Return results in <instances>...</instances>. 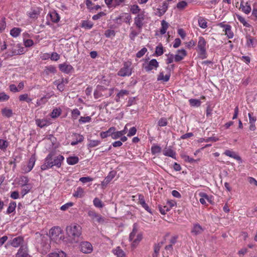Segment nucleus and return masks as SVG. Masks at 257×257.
<instances>
[{"mask_svg": "<svg viewBox=\"0 0 257 257\" xmlns=\"http://www.w3.org/2000/svg\"><path fill=\"white\" fill-rule=\"evenodd\" d=\"M112 252L116 257H126L125 253L119 246L112 249Z\"/></svg>", "mask_w": 257, "mask_h": 257, "instance_id": "a878e982", "label": "nucleus"}, {"mask_svg": "<svg viewBox=\"0 0 257 257\" xmlns=\"http://www.w3.org/2000/svg\"><path fill=\"white\" fill-rule=\"evenodd\" d=\"M61 110L60 108H55L53 110L50 116L52 118H56L61 114Z\"/></svg>", "mask_w": 257, "mask_h": 257, "instance_id": "3c124183", "label": "nucleus"}, {"mask_svg": "<svg viewBox=\"0 0 257 257\" xmlns=\"http://www.w3.org/2000/svg\"><path fill=\"white\" fill-rule=\"evenodd\" d=\"M93 25L92 22L89 21H83L81 23V27L86 29H90Z\"/></svg>", "mask_w": 257, "mask_h": 257, "instance_id": "c03bdc74", "label": "nucleus"}, {"mask_svg": "<svg viewBox=\"0 0 257 257\" xmlns=\"http://www.w3.org/2000/svg\"><path fill=\"white\" fill-rule=\"evenodd\" d=\"M24 242V238L21 236H19L14 238L9 241V244L14 247H21V244Z\"/></svg>", "mask_w": 257, "mask_h": 257, "instance_id": "4468645a", "label": "nucleus"}, {"mask_svg": "<svg viewBox=\"0 0 257 257\" xmlns=\"http://www.w3.org/2000/svg\"><path fill=\"white\" fill-rule=\"evenodd\" d=\"M218 26L223 28V31H224L225 34L229 39H231L233 37L234 34L231 31V27L230 25L225 24L224 23H221L218 24Z\"/></svg>", "mask_w": 257, "mask_h": 257, "instance_id": "ddd939ff", "label": "nucleus"}, {"mask_svg": "<svg viewBox=\"0 0 257 257\" xmlns=\"http://www.w3.org/2000/svg\"><path fill=\"white\" fill-rule=\"evenodd\" d=\"M147 49L146 48H142L141 50H140L136 54V56L138 58H141L147 52Z\"/></svg>", "mask_w": 257, "mask_h": 257, "instance_id": "774afa93", "label": "nucleus"}, {"mask_svg": "<svg viewBox=\"0 0 257 257\" xmlns=\"http://www.w3.org/2000/svg\"><path fill=\"white\" fill-rule=\"evenodd\" d=\"M155 53L158 56H161L163 54V47L162 44H159L156 47Z\"/></svg>", "mask_w": 257, "mask_h": 257, "instance_id": "4d7b16f0", "label": "nucleus"}, {"mask_svg": "<svg viewBox=\"0 0 257 257\" xmlns=\"http://www.w3.org/2000/svg\"><path fill=\"white\" fill-rule=\"evenodd\" d=\"M8 56L12 57L15 55H21L24 53V48L21 44H13L9 46Z\"/></svg>", "mask_w": 257, "mask_h": 257, "instance_id": "39448f33", "label": "nucleus"}, {"mask_svg": "<svg viewBox=\"0 0 257 257\" xmlns=\"http://www.w3.org/2000/svg\"><path fill=\"white\" fill-rule=\"evenodd\" d=\"M44 72L47 75L51 74H54L56 72V68L53 65L47 66L45 67Z\"/></svg>", "mask_w": 257, "mask_h": 257, "instance_id": "c85d7f7f", "label": "nucleus"}, {"mask_svg": "<svg viewBox=\"0 0 257 257\" xmlns=\"http://www.w3.org/2000/svg\"><path fill=\"white\" fill-rule=\"evenodd\" d=\"M19 98L20 101H26L27 103H30L32 100V99L29 97V95L27 93L20 95Z\"/></svg>", "mask_w": 257, "mask_h": 257, "instance_id": "58836bf2", "label": "nucleus"}, {"mask_svg": "<svg viewBox=\"0 0 257 257\" xmlns=\"http://www.w3.org/2000/svg\"><path fill=\"white\" fill-rule=\"evenodd\" d=\"M161 29L160 30V33L161 34H164L166 33V31L168 28V23L166 22L165 21L163 20L161 22Z\"/></svg>", "mask_w": 257, "mask_h": 257, "instance_id": "de8ad7c7", "label": "nucleus"}, {"mask_svg": "<svg viewBox=\"0 0 257 257\" xmlns=\"http://www.w3.org/2000/svg\"><path fill=\"white\" fill-rule=\"evenodd\" d=\"M202 231L203 229L202 227L198 224H195L194 225L191 232L195 235H197L200 234Z\"/></svg>", "mask_w": 257, "mask_h": 257, "instance_id": "72a5a7b5", "label": "nucleus"}, {"mask_svg": "<svg viewBox=\"0 0 257 257\" xmlns=\"http://www.w3.org/2000/svg\"><path fill=\"white\" fill-rule=\"evenodd\" d=\"M16 257H29L27 247L25 246H21Z\"/></svg>", "mask_w": 257, "mask_h": 257, "instance_id": "5701e85b", "label": "nucleus"}, {"mask_svg": "<svg viewBox=\"0 0 257 257\" xmlns=\"http://www.w3.org/2000/svg\"><path fill=\"white\" fill-rule=\"evenodd\" d=\"M115 33L114 30H107L105 32L104 35L107 38H109L111 37H114L115 36Z\"/></svg>", "mask_w": 257, "mask_h": 257, "instance_id": "0e129e2a", "label": "nucleus"}, {"mask_svg": "<svg viewBox=\"0 0 257 257\" xmlns=\"http://www.w3.org/2000/svg\"><path fill=\"white\" fill-rule=\"evenodd\" d=\"M187 55V52L184 49L178 50L177 53L174 56V61L176 62H179L184 59V58Z\"/></svg>", "mask_w": 257, "mask_h": 257, "instance_id": "aec40b11", "label": "nucleus"}, {"mask_svg": "<svg viewBox=\"0 0 257 257\" xmlns=\"http://www.w3.org/2000/svg\"><path fill=\"white\" fill-rule=\"evenodd\" d=\"M22 29L20 28L15 27L11 30L10 34L14 38L18 37L21 34Z\"/></svg>", "mask_w": 257, "mask_h": 257, "instance_id": "2f4dec72", "label": "nucleus"}, {"mask_svg": "<svg viewBox=\"0 0 257 257\" xmlns=\"http://www.w3.org/2000/svg\"><path fill=\"white\" fill-rule=\"evenodd\" d=\"M246 39V46L248 48H254L257 45V39L252 37L249 35L245 36Z\"/></svg>", "mask_w": 257, "mask_h": 257, "instance_id": "2eb2a0df", "label": "nucleus"}, {"mask_svg": "<svg viewBox=\"0 0 257 257\" xmlns=\"http://www.w3.org/2000/svg\"><path fill=\"white\" fill-rule=\"evenodd\" d=\"M91 120V117L89 116H81L79 119V122L81 124L89 122Z\"/></svg>", "mask_w": 257, "mask_h": 257, "instance_id": "bf43d9fd", "label": "nucleus"}, {"mask_svg": "<svg viewBox=\"0 0 257 257\" xmlns=\"http://www.w3.org/2000/svg\"><path fill=\"white\" fill-rule=\"evenodd\" d=\"M46 257H67V255L64 251H60L58 252L50 253Z\"/></svg>", "mask_w": 257, "mask_h": 257, "instance_id": "e433bc0d", "label": "nucleus"}, {"mask_svg": "<svg viewBox=\"0 0 257 257\" xmlns=\"http://www.w3.org/2000/svg\"><path fill=\"white\" fill-rule=\"evenodd\" d=\"M16 202H11L9 204V207L7 210V213L10 214L13 213L15 211L16 208Z\"/></svg>", "mask_w": 257, "mask_h": 257, "instance_id": "ea45409f", "label": "nucleus"}, {"mask_svg": "<svg viewBox=\"0 0 257 257\" xmlns=\"http://www.w3.org/2000/svg\"><path fill=\"white\" fill-rule=\"evenodd\" d=\"M198 24L199 26L203 29H205L207 27L206 21L203 18H200L198 20Z\"/></svg>", "mask_w": 257, "mask_h": 257, "instance_id": "680f3d73", "label": "nucleus"}, {"mask_svg": "<svg viewBox=\"0 0 257 257\" xmlns=\"http://www.w3.org/2000/svg\"><path fill=\"white\" fill-rule=\"evenodd\" d=\"M68 81L67 79L62 78L57 80L54 82V84L57 86V89L60 91H63L65 88V85L67 84Z\"/></svg>", "mask_w": 257, "mask_h": 257, "instance_id": "6ab92c4d", "label": "nucleus"}, {"mask_svg": "<svg viewBox=\"0 0 257 257\" xmlns=\"http://www.w3.org/2000/svg\"><path fill=\"white\" fill-rule=\"evenodd\" d=\"M158 67L159 63L156 59H153L149 62L147 65L144 67V68L147 72H149L153 69L156 70Z\"/></svg>", "mask_w": 257, "mask_h": 257, "instance_id": "dca6fc26", "label": "nucleus"}, {"mask_svg": "<svg viewBox=\"0 0 257 257\" xmlns=\"http://www.w3.org/2000/svg\"><path fill=\"white\" fill-rule=\"evenodd\" d=\"M190 105L193 107H199L201 104L200 100L197 99L191 98L189 100Z\"/></svg>", "mask_w": 257, "mask_h": 257, "instance_id": "37998d69", "label": "nucleus"}, {"mask_svg": "<svg viewBox=\"0 0 257 257\" xmlns=\"http://www.w3.org/2000/svg\"><path fill=\"white\" fill-rule=\"evenodd\" d=\"M47 100L48 98L46 96H43L40 99H37L36 104V107H38L44 105L47 102Z\"/></svg>", "mask_w": 257, "mask_h": 257, "instance_id": "a18cd8bd", "label": "nucleus"}, {"mask_svg": "<svg viewBox=\"0 0 257 257\" xmlns=\"http://www.w3.org/2000/svg\"><path fill=\"white\" fill-rule=\"evenodd\" d=\"M81 227L76 224H71L66 227V232L71 243L76 242V239L81 235Z\"/></svg>", "mask_w": 257, "mask_h": 257, "instance_id": "f03ea898", "label": "nucleus"}, {"mask_svg": "<svg viewBox=\"0 0 257 257\" xmlns=\"http://www.w3.org/2000/svg\"><path fill=\"white\" fill-rule=\"evenodd\" d=\"M9 145V142L5 140L0 139V149L3 151L6 150Z\"/></svg>", "mask_w": 257, "mask_h": 257, "instance_id": "603ef678", "label": "nucleus"}, {"mask_svg": "<svg viewBox=\"0 0 257 257\" xmlns=\"http://www.w3.org/2000/svg\"><path fill=\"white\" fill-rule=\"evenodd\" d=\"M187 6V3L185 1H181L177 4V8L179 10H183Z\"/></svg>", "mask_w": 257, "mask_h": 257, "instance_id": "052dcab7", "label": "nucleus"}, {"mask_svg": "<svg viewBox=\"0 0 257 257\" xmlns=\"http://www.w3.org/2000/svg\"><path fill=\"white\" fill-rule=\"evenodd\" d=\"M64 157L61 155L54 156V153H50L44 159V163L41 166L42 170H46L55 166L57 168L61 167Z\"/></svg>", "mask_w": 257, "mask_h": 257, "instance_id": "f257e3e1", "label": "nucleus"}, {"mask_svg": "<svg viewBox=\"0 0 257 257\" xmlns=\"http://www.w3.org/2000/svg\"><path fill=\"white\" fill-rule=\"evenodd\" d=\"M123 136L121 131H116L114 133L112 134V139L113 140H116L121 137Z\"/></svg>", "mask_w": 257, "mask_h": 257, "instance_id": "69168bd1", "label": "nucleus"}, {"mask_svg": "<svg viewBox=\"0 0 257 257\" xmlns=\"http://www.w3.org/2000/svg\"><path fill=\"white\" fill-rule=\"evenodd\" d=\"M23 42L26 47H30L34 44L32 40L30 39H26V38H24L23 39Z\"/></svg>", "mask_w": 257, "mask_h": 257, "instance_id": "13d9d810", "label": "nucleus"}, {"mask_svg": "<svg viewBox=\"0 0 257 257\" xmlns=\"http://www.w3.org/2000/svg\"><path fill=\"white\" fill-rule=\"evenodd\" d=\"M60 21V17H47L46 24L48 25L53 26L54 24L58 23Z\"/></svg>", "mask_w": 257, "mask_h": 257, "instance_id": "473e14b6", "label": "nucleus"}, {"mask_svg": "<svg viewBox=\"0 0 257 257\" xmlns=\"http://www.w3.org/2000/svg\"><path fill=\"white\" fill-rule=\"evenodd\" d=\"M36 161V158L35 155H33L29 159V161L27 163H23L21 166V169L22 173H27L30 172L33 168L35 162Z\"/></svg>", "mask_w": 257, "mask_h": 257, "instance_id": "0eeeda50", "label": "nucleus"}, {"mask_svg": "<svg viewBox=\"0 0 257 257\" xmlns=\"http://www.w3.org/2000/svg\"><path fill=\"white\" fill-rule=\"evenodd\" d=\"M238 21L246 27H249L250 25L247 22L245 17H237Z\"/></svg>", "mask_w": 257, "mask_h": 257, "instance_id": "338daca9", "label": "nucleus"}, {"mask_svg": "<svg viewBox=\"0 0 257 257\" xmlns=\"http://www.w3.org/2000/svg\"><path fill=\"white\" fill-rule=\"evenodd\" d=\"M2 114L4 116L10 117L13 115V111L11 109L4 108L2 110Z\"/></svg>", "mask_w": 257, "mask_h": 257, "instance_id": "4c0bfd02", "label": "nucleus"}, {"mask_svg": "<svg viewBox=\"0 0 257 257\" xmlns=\"http://www.w3.org/2000/svg\"><path fill=\"white\" fill-rule=\"evenodd\" d=\"M50 237L51 240L56 243H59L64 239L62 230L59 227L52 228L49 232Z\"/></svg>", "mask_w": 257, "mask_h": 257, "instance_id": "20e7f679", "label": "nucleus"}, {"mask_svg": "<svg viewBox=\"0 0 257 257\" xmlns=\"http://www.w3.org/2000/svg\"><path fill=\"white\" fill-rule=\"evenodd\" d=\"M132 63L127 61L125 62L122 67L117 72V75L121 77L129 76L132 73Z\"/></svg>", "mask_w": 257, "mask_h": 257, "instance_id": "423d86ee", "label": "nucleus"}, {"mask_svg": "<svg viewBox=\"0 0 257 257\" xmlns=\"http://www.w3.org/2000/svg\"><path fill=\"white\" fill-rule=\"evenodd\" d=\"M116 172L115 171H110L108 175L105 178L103 182L107 184L114 178Z\"/></svg>", "mask_w": 257, "mask_h": 257, "instance_id": "c9c22d12", "label": "nucleus"}, {"mask_svg": "<svg viewBox=\"0 0 257 257\" xmlns=\"http://www.w3.org/2000/svg\"><path fill=\"white\" fill-rule=\"evenodd\" d=\"M236 7L238 8L239 10L247 15L248 14L251 10L250 5H249L247 2H244V1H241L240 4L237 3L236 4Z\"/></svg>", "mask_w": 257, "mask_h": 257, "instance_id": "9d476101", "label": "nucleus"}, {"mask_svg": "<svg viewBox=\"0 0 257 257\" xmlns=\"http://www.w3.org/2000/svg\"><path fill=\"white\" fill-rule=\"evenodd\" d=\"M85 195L84 189L81 187L77 188L76 190L75 191L73 196L76 198H83Z\"/></svg>", "mask_w": 257, "mask_h": 257, "instance_id": "393cba45", "label": "nucleus"}, {"mask_svg": "<svg viewBox=\"0 0 257 257\" xmlns=\"http://www.w3.org/2000/svg\"><path fill=\"white\" fill-rule=\"evenodd\" d=\"M163 154L165 156L171 157L176 159V154L171 148H165L164 150Z\"/></svg>", "mask_w": 257, "mask_h": 257, "instance_id": "cd10ccee", "label": "nucleus"}, {"mask_svg": "<svg viewBox=\"0 0 257 257\" xmlns=\"http://www.w3.org/2000/svg\"><path fill=\"white\" fill-rule=\"evenodd\" d=\"M88 215L91 218L93 221L102 223L104 221L103 217H102L101 215L97 213L93 209H90L88 211Z\"/></svg>", "mask_w": 257, "mask_h": 257, "instance_id": "1a4fd4ad", "label": "nucleus"}, {"mask_svg": "<svg viewBox=\"0 0 257 257\" xmlns=\"http://www.w3.org/2000/svg\"><path fill=\"white\" fill-rule=\"evenodd\" d=\"M224 154L230 158H233L239 162V163H242V160L240 157L235 152L231 151L230 150H226Z\"/></svg>", "mask_w": 257, "mask_h": 257, "instance_id": "4be33fe9", "label": "nucleus"}, {"mask_svg": "<svg viewBox=\"0 0 257 257\" xmlns=\"http://www.w3.org/2000/svg\"><path fill=\"white\" fill-rule=\"evenodd\" d=\"M29 182V179L28 177L22 176L18 178L17 183L19 185L21 186V187H24L28 185H29L28 184Z\"/></svg>", "mask_w": 257, "mask_h": 257, "instance_id": "b1692460", "label": "nucleus"}, {"mask_svg": "<svg viewBox=\"0 0 257 257\" xmlns=\"http://www.w3.org/2000/svg\"><path fill=\"white\" fill-rule=\"evenodd\" d=\"M206 46L207 42L205 39L202 37H199L197 47V51L198 53L199 57L204 59L207 57L206 55Z\"/></svg>", "mask_w": 257, "mask_h": 257, "instance_id": "7ed1b4c3", "label": "nucleus"}, {"mask_svg": "<svg viewBox=\"0 0 257 257\" xmlns=\"http://www.w3.org/2000/svg\"><path fill=\"white\" fill-rule=\"evenodd\" d=\"M93 205L97 208H101L104 205L102 201L98 198L96 197L93 201Z\"/></svg>", "mask_w": 257, "mask_h": 257, "instance_id": "8fccbe9b", "label": "nucleus"}, {"mask_svg": "<svg viewBox=\"0 0 257 257\" xmlns=\"http://www.w3.org/2000/svg\"><path fill=\"white\" fill-rule=\"evenodd\" d=\"M168 3L167 2L165 1L163 3L162 5L158 9V12L160 16H162L165 14L168 9Z\"/></svg>", "mask_w": 257, "mask_h": 257, "instance_id": "7c9ffc66", "label": "nucleus"}, {"mask_svg": "<svg viewBox=\"0 0 257 257\" xmlns=\"http://www.w3.org/2000/svg\"><path fill=\"white\" fill-rule=\"evenodd\" d=\"M144 17H136L135 18V24L137 27L141 28L143 25V21Z\"/></svg>", "mask_w": 257, "mask_h": 257, "instance_id": "6e6d98bb", "label": "nucleus"}, {"mask_svg": "<svg viewBox=\"0 0 257 257\" xmlns=\"http://www.w3.org/2000/svg\"><path fill=\"white\" fill-rule=\"evenodd\" d=\"M80 115V111L77 109L75 108L71 111V117L73 119H76Z\"/></svg>", "mask_w": 257, "mask_h": 257, "instance_id": "864d4df0", "label": "nucleus"}, {"mask_svg": "<svg viewBox=\"0 0 257 257\" xmlns=\"http://www.w3.org/2000/svg\"><path fill=\"white\" fill-rule=\"evenodd\" d=\"M80 249L84 253H90L93 250L92 244L88 241H83L80 244Z\"/></svg>", "mask_w": 257, "mask_h": 257, "instance_id": "f8f14e48", "label": "nucleus"}, {"mask_svg": "<svg viewBox=\"0 0 257 257\" xmlns=\"http://www.w3.org/2000/svg\"><path fill=\"white\" fill-rule=\"evenodd\" d=\"M142 235L141 233H139L137 235L135 238L132 241H133L132 245L134 246H136L138 243L142 240Z\"/></svg>", "mask_w": 257, "mask_h": 257, "instance_id": "5fc2aeb1", "label": "nucleus"}, {"mask_svg": "<svg viewBox=\"0 0 257 257\" xmlns=\"http://www.w3.org/2000/svg\"><path fill=\"white\" fill-rule=\"evenodd\" d=\"M59 68L61 72L66 74L71 73L73 70V67L70 64L66 63L59 64Z\"/></svg>", "mask_w": 257, "mask_h": 257, "instance_id": "f3484780", "label": "nucleus"}, {"mask_svg": "<svg viewBox=\"0 0 257 257\" xmlns=\"http://www.w3.org/2000/svg\"><path fill=\"white\" fill-rule=\"evenodd\" d=\"M79 161V158L77 156H70L67 158V163L70 165H74Z\"/></svg>", "mask_w": 257, "mask_h": 257, "instance_id": "f704fd0d", "label": "nucleus"}, {"mask_svg": "<svg viewBox=\"0 0 257 257\" xmlns=\"http://www.w3.org/2000/svg\"><path fill=\"white\" fill-rule=\"evenodd\" d=\"M22 189L21 191L22 197L23 198L25 195L28 194L32 189V186L30 185L22 187Z\"/></svg>", "mask_w": 257, "mask_h": 257, "instance_id": "a19ab883", "label": "nucleus"}, {"mask_svg": "<svg viewBox=\"0 0 257 257\" xmlns=\"http://www.w3.org/2000/svg\"><path fill=\"white\" fill-rule=\"evenodd\" d=\"M129 94V91L126 90H121L116 94L115 100L116 102H119L120 98H123L124 95Z\"/></svg>", "mask_w": 257, "mask_h": 257, "instance_id": "c756f323", "label": "nucleus"}, {"mask_svg": "<svg viewBox=\"0 0 257 257\" xmlns=\"http://www.w3.org/2000/svg\"><path fill=\"white\" fill-rule=\"evenodd\" d=\"M199 195L201 197L200 199H199V201L202 204L206 205V201H207L211 204L212 203L213 201L212 200V196H208L206 193L204 192L199 193Z\"/></svg>", "mask_w": 257, "mask_h": 257, "instance_id": "a211bd4d", "label": "nucleus"}, {"mask_svg": "<svg viewBox=\"0 0 257 257\" xmlns=\"http://www.w3.org/2000/svg\"><path fill=\"white\" fill-rule=\"evenodd\" d=\"M42 10L40 9L39 8L35 7H33L30 12L29 14L30 16H38L40 15V13Z\"/></svg>", "mask_w": 257, "mask_h": 257, "instance_id": "79ce46f5", "label": "nucleus"}, {"mask_svg": "<svg viewBox=\"0 0 257 257\" xmlns=\"http://www.w3.org/2000/svg\"><path fill=\"white\" fill-rule=\"evenodd\" d=\"M101 142L99 140H88V147L89 148H94L98 146Z\"/></svg>", "mask_w": 257, "mask_h": 257, "instance_id": "09e8293b", "label": "nucleus"}, {"mask_svg": "<svg viewBox=\"0 0 257 257\" xmlns=\"http://www.w3.org/2000/svg\"><path fill=\"white\" fill-rule=\"evenodd\" d=\"M93 180V179L90 177H81L79 179V181L82 182V183H86L89 182H92Z\"/></svg>", "mask_w": 257, "mask_h": 257, "instance_id": "e2e57ef3", "label": "nucleus"}, {"mask_svg": "<svg viewBox=\"0 0 257 257\" xmlns=\"http://www.w3.org/2000/svg\"><path fill=\"white\" fill-rule=\"evenodd\" d=\"M35 121L37 125L41 128L48 126L51 123L50 120L47 118L36 119Z\"/></svg>", "mask_w": 257, "mask_h": 257, "instance_id": "412c9836", "label": "nucleus"}, {"mask_svg": "<svg viewBox=\"0 0 257 257\" xmlns=\"http://www.w3.org/2000/svg\"><path fill=\"white\" fill-rule=\"evenodd\" d=\"M72 136L74 137L75 140L72 141L71 143V145L72 146L76 145L79 143L82 142L84 140V137L83 136L80 134H74Z\"/></svg>", "mask_w": 257, "mask_h": 257, "instance_id": "bb28decb", "label": "nucleus"}, {"mask_svg": "<svg viewBox=\"0 0 257 257\" xmlns=\"http://www.w3.org/2000/svg\"><path fill=\"white\" fill-rule=\"evenodd\" d=\"M167 73L165 74V72L161 71L157 77L158 81H162L164 82H168L171 76L170 69L169 67L166 68Z\"/></svg>", "mask_w": 257, "mask_h": 257, "instance_id": "9b49d317", "label": "nucleus"}, {"mask_svg": "<svg viewBox=\"0 0 257 257\" xmlns=\"http://www.w3.org/2000/svg\"><path fill=\"white\" fill-rule=\"evenodd\" d=\"M50 240L45 237L43 238L39 246V251L42 254H46L50 251Z\"/></svg>", "mask_w": 257, "mask_h": 257, "instance_id": "6e6552de", "label": "nucleus"}, {"mask_svg": "<svg viewBox=\"0 0 257 257\" xmlns=\"http://www.w3.org/2000/svg\"><path fill=\"white\" fill-rule=\"evenodd\" d=\"M161 152V148L157 145L154 144L151 147V153L153 155H156Z\"/></svg>", "mask_w": 257, "mask_h": 257, "instance_id": "49530a36", "label": "nucleus"}]
</instances>
